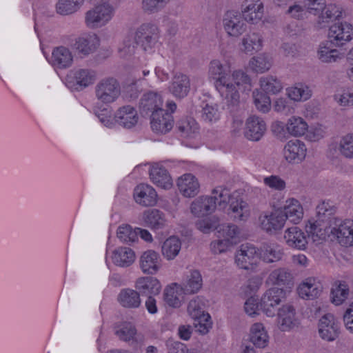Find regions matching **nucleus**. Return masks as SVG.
Listing matches in <instances>:
<instances>
[{
  "label": "nucleus",
  "mask_w": 353,
  "mask_h": 353,
  "mask_svg": "<svg viewBox=\"0 0 353 353\" xmlns=\"http://www.w3.org/2000/svg\"><path fill=\"white\" fill-rule=\"evenodd\" d=\"M285 221L289 220L290 222L297 224L303 218V208L299 201L291 199L286 201V205L282 211Z\"/></svg>",
  "instance_id": "nucleus-32"
},
{
  "label": "nucleus",
  "mask_w": 353,
  "mask_h": 353,
  "mask_svg": "<svg viewBox=\"0 0 353 353\" xmlns=\"http://www.w3.org/2000/svg\"><path fill=\"white\" fill-rule=\"evenodd\" d=\"M136 46L135 38L125 37L118 50L120 57L123 58L131 57L135 52Z\"/></svg>",
  "instance_id": "nucleus-59"
},
{
  "label": "nucleus",
  "mask_w": 353,
  "mask_h": 353,
  "mask_svg": "<svg viewBox=\"0 0 353 353\" xmlns=\"http://www.w3.org/2000/svg\"><path fill=\"white\" fill-rule=\"evenodd\" d=\"M95 79V72L88 69H79L66 77V85L72 89L78 90V87L85 88L93 83Z\"/></svg>",
  "instance_id": "nucleus-15"
},
{
  "label": "nucleus",
  "mask_w": 353,
  "mask_h": 353,
  "mask_svg": "<svg viewBox=\"0 0 353 353\" xmlns=\"http://www.w3.org/2000/svg\"><path fill=\"white\" fill-rule=\"evenodd\" d=\"M115 121L126 129L134 127L139 121L137 111L131 105L119 108L114 114Z\"/></svg>",
  "instance_id": "nucleus-17"
},
{
  "label": "nucleus",
  "mask_w": 353,
  "mask_h": 353,
  "mask_svg": "<svg viewBox=\"0 0 353 353\" xmlns=\"http://www.w3.org/2000/svg\"><path fill=\"white\" fill-rule=\"evenodd\" d=\"M143 220L145 225L152 229L163 228L165 223L164 214L157 209H150L143 212Z\"/></svg>",
  "instance_id": "nucleus-36"
},
{
  "label": "nucleus",
  "mask_w": 353,
  "mask_h": 353,
  "mask_svg": "<svg viewBox=\"0 0 353 353\" xmlns=\"http://www.w3.org/2000/svg\"><path fill=\"white\" fill-rule=\"evenodd\" d=\"M328 38L334 46H343L353 38L352 26L347 22L333 24L329 29Z\"/></svg>",
  "instance_id": "nucleus-10"
},
{
  "label": "nucleus",
  "mask_w": 353,
  "mask_h": 353,
  "mask_svg": "<svg viewBox=\"0 0 353 353\" xmlns=\"http://www.w3.org/2000/svg\"><path fill=\"white\" fill-rule=\"evenodd\" d=\"M170 0H142L141 9L148 14H156L163 10Z\"/></svg>",
  "instance_id": "nucleus-48"
},
{
  "label": "nucleus",
  "mask_w": 353,
  "mask_h": 353,
  "mask_svg": "<svg viewBox=\"0 0 353 353\" xmlns=\"http://www.w3.org/2000/svg\"><path fill=\"white\" fill-rule=\"evenodd\" d=\"M94 113L105 126L111 128L113 125V122L111 119V110L109 108H103L101 109L99 107L95 106L94 108Z\"/></svg>",
  "instance_id": "nucleus-63"
},
{
  "label": "nucleus",
  "mask_w": 353,
  "mask_h": 353,
  "mask_svg": "<svg viewBox=\"0 0 353 353\" xmlns=\"http://www.w3.org/2000/svg\"><path fill=\"white\" fill-rule=\"evenodd\" d=\"M120 94V84L113 77L103 79L95 86L96 97L103 103L114 102L119 97Z\"/></svg>",
  "instance_id": "nucleus-5"
},
{
  "label": "nucleus",
  "mask_w": 353,
  "mask_h": 353,
  "mask_svg": "<svg viewBox=\"0 0 353 353\" xmlns=\"http://www.w3.org/2000/svg\"><path fill=\"white\" fill-rule=\"evenodd\" d=\"M176 129L182 136L188 137L198 130V125L192 117H185L176 122Z\"/></svg>",
  "instance_id": "nucleus-43"
},
{
  "label": "nucleus",
  "mask_w": 353,
  "mask_h": 353,
  "mask_svg": "<svg viewBox=\"0 0 353 353\" xmlns=\"http://www.w3.org/2000/svg\"><path fill=\"white\" fill-rule=\"evenodd\" d=\"M196 228L203 233H209L219 227V220L215 217L199 220L196 222Z\"/></svg>",
  "instance_id": "nucleus-61"
},
{
  "label": "nucleus",
  "mask_w": 353,
  "mask_h": 353,
  "mask_svg": "<svg viewBox=\"0 0 353 353\" xmlns=\"http://www.w3.org/2000/svg\"><path fill=\"white\" fill-rule=\"evenodd\" d=\"M259 254L257 249L250 244H243L235 254L237 266L246 270H254L259 263Z\"/></svg>",
  "instance_id": "nucleus-7"
},
{
  "label": "nucleus",
  "mask_w": 353,
  "mask_h": 353,
  "mask_svg": "<svg viewBox=\"0 0 353 353\" xmlns=\"http://www.w3.org/2000/svg\"><path fill=\"white\" fill-rule=\"evenodd\" d=\"M320 12L321 13L317 21L319 28L325 27L328 23L334 19H339L342 14L339 8L332 4L325 5V7Z\"/></svg>",
  "instance_id": "nucleus-41"
},
{
  "label": "nucleus",
  "mask_w": 353,
  "mask_h": 353,
  "mask_svg": "<svg viewBox=\"0 0 353 353\" xmlns=\"http://www.w3.org/2000/svg\"><path fill=\"white\" fill-rule=\"evenodd\" d=\"M52 62L54 65L59 68H65L72 64V56L68 48L60 46L53 50Z\"/></svg>",
  "instance_id": "nucleus-37"
},
{
  "label": "nucleus",
  "mask_w": 353,
  "mask_h": 353,
  "mask_svg": "<svg viewBox=\"0 0 353 353\" xmlns=\"http://www.w3.org/2000/svg\"><path fill=\"white\" fill-rule=\"evenodd\" d=\"M330 234L336 237L342 246L353 245V220L339 219L328 231V234Z\"/></svg>",
  "instance_id": "nucleus-9"
},
{
  "label": "nucleus",
  "mask_w": 353,
  "mask_h": 353,
  "mask_svg": "<svg viewBox=\"0 0 353 353\" xmlns=\"http://www.w3.org/2000/svg\"><path fill=\"white\" fill-rule=\"evenodd\" d=\"M202 285L203 280L200 272L194 270L187 276L186 283L183 284L182 289L185 294H194L201 288Z\"/></svg>",
  "instance_id": "nucleus-40"
},
{
  "label": "nucleus",
  "mask_w": 353,
  "mask_h": 353,
  "mask_svg": "<svg viewBox=\"0 0 353 353\" xmlns=\"http://www.w3.org/2000/svg\"><path fill=\"white\" fill-rule=\"evenodd\" d=\"M224 28L230 36L239 37L246 30L241 16L233 11L228 12L223 19Z\"/></svg>",
  "instance_id": "nucleus-19"
},
{
  "label": "nucleus",
  "mask_w": 353,
  "mask_h": 353,
  "mask_svg": "<svg viewBox=\"0 0 353 353\" xmlns=\"http://www.w3.org/2000/svg\"><path fill=\"white\" fill-rule=\"evenodd\" d=\"M284 239L287 245L292 248L304 250L307 248V237L304 232L296 226L287 229Z\"/></svg>",
  "instance_id": "nucleus-22"
},
{
  "label": "nucleus",
  "mask_w": 353,
  "mask_h": 353,
  "mask_svg": "<svg viewBox=\"0 0 353 353\" xmlns=\"http://www.w3.org/2000/svg\"><path fill=\"white\" fill-rule=\"evenodd\" d=\"M181 248V242L176 236L167 239L161 247L162 254L168 260L174 259L179 253Z\"/></svg>",
  "instance_id": "nucleus-39"
},
{
  "label": "nucleus",
  "mask_w": 353,
  "mask_h": 353,
  "mask_svg": "<svg viewBox=\"0 0 353 353\" xmlns=\"http://www.w3.org/2000/svg\"><path fill=\"white\" fill-rule=\"evenodd\" d=\"M178 286L176 283H174L170 286L165 288L163 292L164 301L170 307H179L181 306V301L179 297Z\"/></svg>",
  "instance_id": "nucleus-51"
},
{
  "label": "nucleus",
  "mask_w": 353,
  "mask_h": 353,
  "mask_svg": "<svg viewBox=\"0 0 353 353\" xmlns=\"http://www.w3.org/2000/svg\"><path fill=\"white\" fill-rule=\"evenodd\" d=\"M260 220L261 228L270 233L281 230L285 222L282 215V211L261 216Z\"/></svg>",
  "instance_id": "nucleus-30"
},
{
  "label": "nucleus",
  "mask_w": 353,
  "mask_h": 353,
  "mask_svg": "<svg viewBox=\"0 0 353 353\" xmlns=\"http://www.w3.org/2000/svg\"><path fill=\"white\" fill-rule=\"evenodd\" d=\"M209 77L213 79L214 85L225 99L227 109L232 113L237 111L239 105V94L234 84L229 81L230 70L226 64L219 60H213L209 65Z\"/></svg>",
  "instance_id": "nucleus-1"
},
{
  "label": "nucleus",
  "mask_w": 353,
  "mask_h": 353,
  "mask_svg": "<svg viewBox=\"0 0 353 353\" xmlns=\"http://www.w3.org/2000/svg\"><path fill=\"white\" fill-rule=\"evenodd\" d=\"M293 276L290 270L281 268L272 270L268 277V281L272 285H287L292 282Z\"/></svg>",
  "instance_id": "nucleus-38"
},
{
  "label": "nucleus",
  "mask_w": 353,
  "mask_h": 353,
  "mask_svg": "<svg viewBox=\"0 0 353 353\" xmlns=\"http://www.w3.org/2000/svg\"><path fill=\"white\" fill-rule=\"evenodd\" d=\"M113 12L114 9L109 4L97 6L86 12L85 23L90 28L101 27L111 19Z\"/></svg>",
  "instance_id": "nucleus-8"
},
{
  "label": "nucleus",
  "mask_w": 353,
  "mask_h": 353,
  "mask_svg": "<svg viewBox=\"0 0 353 353\" xmlns=\"http://www.w3.org/2000/svg\"><path fill=\"white\" fill-rule=\"evenodd\" d=\"M212 193L217 196L216 205L221 209H225L229 205L228 213L234 221H243L248 216L247 203L242 199L231 195L227 188L216 187Z\"/></svg>",
  "instance_id": "nucleus-3"
},
{
  "label": "nucleus",
  "mask_w": 353,
  "mask_h": 353,
  "mask_svg": "<svg viewBox=\"0 0 353 353\" xmlns=\"http://www.w3.org/2000/svg\"><path fill=\"white\" fill-rule=\"evenodd\" d=\"M265 131L266 124L261 118L251 116L247 119L244 134L248 139L257 141L261 139Z\"/></svg>",
  "instance_id": "nucleus-16"
},
{
  "label": "nucleus",
  "mask_w": 353,
  "mask_h": 353,
  "mask_svg": "<svg viewBox=\"0 0 353 353\" xmlns=\"http://www.w3.org/2000/svg\"><path fill=\"white\" fill-rule=\"evenodd\" d=\"M286 300L285 292L282 288H271L265 291L260 299V308L268 316H274Z\"/></svg>",
  "instance_id": "nucleus-4"
},
{
  "label": "nucleus",
  "mask_w": 353,
  "mask_h": 353,
  "mask_svg": "<svg viewBox=\"0 0 353 353\" xmlns=\"http://www.w3.org/2000/svg\"><path fill=\"white\" fill-rule=\"evenodd\" d=\"M253 99L256 108L263 112H268L270 110L271 100L268 94L255 90L253 92Z\"/></svg>",
  "instance_id": "nucleus-55"
},
{
  "label": "nucleus",
  "mask_w": 353,
  "mask_h": 353,
  "mask_svg": "<svg viewBox=\"0 0 353 353\" xmlns=\"http://www.w3.org/2000/svg\"><path fill=\"white\" fill-rule=\"evenodd\" d=\"M319 333L321 337L327 341H334L339 335L340 325L333 314H325L319 320Z\"/></svg>",
  "instance_id": "nucleus-13"
},
{
  "label": "nucleus",
  "mask_w": 353,
  "mask_h": 353,
  "mask_svg": "<svg viewBox=\"0 0 353 353\" xmlns=\"http://www.w3.org/2000/svg\"><path fill=\"white\" fill-rule=\"evenodd\" d=\"M288 95L289 98L295 101H305L310 96V90L306 86L301 85L300 87H293L288 90Z\"/></svg>",
  "instance_id": "nucleus-57"
},
{
  "label": "nucleus",
  "mask_w": 353,
  "mask_h": 353,
  "mask_svg": "<svg viewBox=\"0 0 353 353\" xmlns=\"http://www.w3.org/2000/svg\"><path fill=\"white\" fill-rule=\"evenodd\" d=\"M150 118L151 128L156 133L165 134L174 126L172 115L163 108L152 112Z\"/></svg>",
  "instance_id": "nucleus-12"
},
{
  "label": "nucleus",
  "mask_w": 353,
  "mask_h": 353,
  "mask_svg": "<svg viewBox=\"0 0 353 353\" xmlns=\"http://www.w3.org/2000/svg\"><path fill=\"white\" fill-rule=\"evenodd\" d=\"M242 45V50L252 54L261 49V39L256 33L249 34L243 39Z\"/></svg>",
  "instance_id": "nucleus-46"
},
{
  "label": "nucleus",
  "mask_w": 353,
  "mask_h": 353,
  "mask_svg": "<svg viewBox=\"0 0 353 353\" xmlns=\"http://www.w3.org/2000/svg\"><path fill=\"white\" fill-rule=\"evenodd\" d=\"M216 196H201L192 201L191 212L196 216H206L214 212L216 208Z\"/></svg>",
  "instance_id": "nucleus-14"
},
{
  "label": "nucleus",
  "mask_w": 353,
  "mask_h": 353,
  "mask_svg": "<svg viewBox=\"0 0 353 353\" xmlns=\"http://www.w3.org/2000/svg\"><path fill=\"white\" fill-rule=\"evenodd\" d=\"M83 3V0H59L56 8L59 14L68 15L77 11Z\"/></svg>",
  "instance_id": "nucleus-45"
},
{
  "label": "nucleus",
  "mask_w": 353,
  "mask_h": 353,
  "mask_svg": "<svg viewBox=\"0 0 353 353\" xmlns=\"http://www.w3.org/2000/svg\"><path fill=\"white\" fill-rule=\"evenodd\" d=\"M177 186L180 192L188 198L195 196L200 190L198 179L190 173L185 174L178 179Z\"/></svg>",
  "instance_id": "nucleus-24"
},
{
  "label": "nucleus",
  "mask_w": 353,
  "mask_h": 353,
  "mask_svg": "<svg viewBox=\"0 0 353 353\" xmlns=\"http://www.w3.org/2000/svg\"><path fill=\"white\" fill-rule=\"evenodd\" d=\"M272 65L270 58L266 54H259L252 58L250 61V68L256 72L263 73L268 70Z\"/></svg>",
  "instance_id": "nucleus-50"
},
{
  "label": "nucleus",
  "mask_w": 353,
  "mask_h": 353,
  "mask_svg": "<svg viewBox=\"0 0 353 353\" xmlns=\"http://www.w3.org/2000/svg\"><path fill=\"white\" fill-rule=\"evenodd\" d=\"M260 83L261 89L266 94H276L283 88L281 81L272 76L261 78Z\"/></svg>",
  "instance_id": "nucleus-44"
},
{
  "label": "nucleus",
  "mask_w": 353,
  "mask_h": 353,
  "mask_svg": "<svg viewBox=\"0 0 353 353\" xmlns=\"http://www.w3.org/2000/svg\"><path fill=\"white\" fill-rule=\"evenodd\" d=\"M157 194L155 190L147 184H140L134 190L135 201L143 206H152L157 202Z\"/></svg>",
  "instance_id": "nucleus-25"
},
{
  "label": "nucleus",
  "mask_w": 353,
  "mask_h": 353,
  "mask_svg": "<svg viewBox=\"0 0 353 353\" xmlns=\"http://www.w3.org/2000/svg\"><path fill=\"white\" fill-rule=\"evenodd\" d=\"M349 294V288L345 282L340 283L331 290L332 302L336 305L342 304L347 298Z\"/></svg>",
  "instance_id": "nucleus-54"
},
{
  "label": "nucleus",
  "mask_w": 353,
  "mask_h": 353,
  "mask_svg": "<svg viewBox=\"0 0 353 353\" xmlns=\"http://www.w3.org/2000/svg\"><path fill=\"white\" fill-rule=\"evenodd\" d=\"M232 77L239 90L243 92L251 90L252 80L246 72L242 70H236L233 72Z\"/></svg>",
  "instance_id": "nucleus-49"
},
{
  "label": "nucleus",
  "mask_w": 353,
  "mask_h": 353,
  "mask_svg": "<svg viewBox=\"0 0 353 353\" xmlns=\"http://www.w3.org/2000/svg\"><path fill=\"white\" fill-rule=\"evenodd\" d=\"M169 90L176 98L183 99L185 97L190 90L189 77L180 72L176 73L172 79Z\"/></svg>",
  "instance_id": "nucleus-27"
},
{
  "label": "nucleus",
  "mask_w": 353,
  "mask_h": 353,
  "mask_svg": "<svg viewBox=\"0 0 353 353\" xmlns=\"http://www.w3.org/2000/svg\"><path fill=\"white\" fill-rule=\"evenodd\" d=\"M159 28L157 25L151 23H143L136 30L135 40L143 50H151L159 39Z\"/></svg>",
  "instance_id": "nucleus-6"
},
{
  "label": "nucleus",
  "mask_w": 353,
  "mask_h": 353,
  "mask_svg": "<svg viewBox=\"0 0 353 353\" xmlns=\"http://www.w3.org/2000/svg\"><path fill=\"white\" fill-rule=\"evenodd\" d=\"M336 208L329 202H322L316 207V220L309 221L305 225L307 237H311L314 242L323 240L340 218L335 215Z\"/></svg>",
  "instance_id": "nucleus-2"
},
{
  "label": "nucleus",
  "mask_w": 353,
  "mask_h": 353,
  "mask_svg": "<svg viewBox=\"0 0 353 353\" xmlns=\"http://www.w3.org/2000/svg\"><path fill=\"white\" fill-rule=\"evenodd\" d=\"M203 304L199 299L191 300L188 305V312L192 319L203 318V320L210 319L208 314H205L203 311Z\"/></svg>",
  "instance_id": "nucleus-56"
},
{
  "label": "nucleus",
  "mask_w": 353,
  "mask_h": 353,
  "mask_svg": "<svg viewBox=\"0 0 353 353\" xmlns=\"http://www.w3.org/2000/svg\"><path fill=\"white\" fill-rule=\"evenodd\" d=\"M159 254L154 250L144 252L140 257V267L144 274H154L161 267Z\"/></svg>",
  "instance_id": "nucleus-26"
},
{
  "label": "nucleus",
  "mask_w": 353,
  "mask_h": 353,
  "mask_svg": "<svg viewBox=\"0 0 353 353\" xmlns=\"http://www.w3.org/2000/svg\"><path fill=\"white\" fill-rule=\"evenodd\" d=\"M306 148L303 142L299 140H292L287 143L284 147L283 154L289 163H299L306 155Z\"/></svg>",
  "instance_id": "nucleus-20"
},
{
  "label": "nucleus",
  "mask_w": 353,
  "mask_h": 353,
  "mask_svg": "<svg viewBox=\"0 0 353 353\" xmlns=\"http://www.w3.org/2000/svg\"><path fill=\"white\" fill-rule=\"evenodd\" d=\"M163 101L157 92L150 91L143 95L139 103V111L143 116H148L162 109Z\"/></svg>",
  "instance_id": "nucleus-18"
},
{
  "label": "nucleus",
  "mask_w": 353,
  "mask_h": 353,
  "mask_svg": "<svg viewBox=\"0 0 353 353\" xmlns=\"http://www.w3.org/2000/svg\"><path fill=\"white\" fill-rule=\"evenodd\" d=\"M250 341L254 346L259 348H263L268 345L269 336L262 323H256L252 325Z\"/></svg>",
  "instance_id": "nucleus-33"
},
{
  "label": "nucleus",
  "mask_w": 353,
  "mask_h": 353,
  "mask_svg": "<svg viewBox=\"0 0 353 353\" xmlns=\"http://www.w3.org/2000/svg\"><path fill=\"white\" fill-rule=\"evenodd\" d=\"M135 288L142 296H150L159 294L161 285L157 278L143 276L137 279Z\"/></svg>",
  "instance_id": "nucleus-23"
},
{
  "label": "nucleus",
  "mask_w": 353,
  "mask_h": 353,
  "mask_svg": "<svg viewBox=\"0 0 353 353\" xmlns=\"http://www.w3.org/2000/svg\"><path fill=\"white\" fill-rule=\"evenodd\" d=\"M276 312L277 326L281 331L288 332L299 326V322L296 318V310L292 305L283 304Z\"/></svg>",
  "instance_id": "nucleus-11"
},
{
  "label": "nucleus",
  "mask_w": 353,
  "mask_h": 353,
  "mask_svg": "<svg viewBox=\"0 0 353 353\" xmlns=\"http://www.w3.org/2000/svg\"><path fill=\"white\" fill-rule=\"evenodd\" d=\"M262 252L263 259L267 263L278 261L281 259L283 254L281 250H276L268 245L263 246Z\"/></svg>",
  "instance_id": "nucleus-60"
},
{
  "label": "nucleus",
  "mask_w": 353,
  "mask_h": 353,
  "mask_svg": "<svg viewBox=\"0 0 353 353\" xmlns=\"http://www.w3.org/2000/svg\"><path fill=\"white\" fill-rule=\"evenodd\" d=\"M263 15V5L260 0H246L242 4V16L245 21L256 23Z\"/></svg>",
  "instance_id": "nucleus-21"
},
{
  "label": "nucleus",
  "mask_w": 353,
  "mask_h": 353,
  "mask_svg": "<svg viewBox=\"0 0 353 353\" xmlns=\"http://www.w3.org/2000/svg\"><path fill=\"white\" fill-rule=\"evenodd\" d=\"M152 182L163 189H170L172 186V178L168 170L162 165L155 164L150 171Z\"/></svg>",
  "instance_id": "nucleus-29"
},
{
  "label": "nucleus",
  "mask_w": 353,
  "mask_h": 353,
  "mask_svg": "<svg viewBox=\"0 0 353 353\" xmlns=\"http://www.w3.org/2000/svg\"><path fill=\"white\" fill-rule=\"evenodd\" d=\"M94 38L90 36L86 37H79L74 43L75 49L83 55L89 54L93 52L96 48L94 43Z\"/></svg>",
  "instance_id": "nucleus-52"
},
{
  "label": "nucleus",
  "mask_w": 353,
  "mask_h": 353,
  "mask_svg": "<svg viewBox=\"0 0 353 353\" xmlns=\"http://www.w3.org/2000/svg\"><path fill=\"white\" fill-rule=\"evenodd\" d=\"M201 119L207 123H212L219 119V112L216 105L205 104L202 108Z\"/></svg>",
  "instance_id": "nucleus-58"
},
{
  "label": "nucleus",
  "mask_w": 353,
  "mask_h": 353,
  "mask_svg": "<svg viewBox=\"0 0 353 353\" xmlns=\"http://www.w3.org/2000/svg\"><path fill=\"white\" fill-rule=\"evenodd\" d=\"M323 291L322 284L315 278L306 279L298 288L300 297L305 299H314L320 296Z\"/></svg>",
  "instance_id": "nucleus-28"
},
{
  "label": "nucleus",
  "mask_w": 353,
  "mask_h": 353,
  "mask_svg": "<svg viewBox=\"0 0 353 353\" xmlns=\"http://www.w3.org/2000/svg\"><path fill=\"white\" fill-rule=\"evenodd\" d=\"M118 301L125 307L137 308L141 304L140 294L137 290L123 289L118 296Z\"/></svg>",
  "instance_id": "nucleus-35"
},
{
  "label": "nucleus",
  "mask_w": 353,
  "mask_h": 353,
  "mask_svg": "<svg viewBox=\"0 0 353 353\" xmlns=\"http://www.w3.org/2000/svg\"><path fill=\"white\" fill-rule=\"evenodd\" d=\"M135 253L130 248L119 247L112 252V263L119 267L127 268L135 261Z\"/></svg>",
  "instance_id": "nucleus-31"
},
{
  "label": "nucleus",
  "mask_w": 353,
  "mask_h": 353,
  "mask_svg": "<svg viewBox=\"0 0 353 353\" xmlns=\"http://www.w3.org/2000/svg\"><path fill=\"white\" fill-rule=\"evenodd\" d=\"M136 333L137 330L134 326L130 323H125L119 330L116 331L115 334L121 340L128 341L133 340Z\"/></svg>",
  "instance_id": "nucleus-62"
},
{
  "label": "nucleus",
  "mask_w": 353,
  "mask_h": 353,
  "mask_svg": "<svg viewBox=\"0 0 353 353\" xmlns=\"http://www.w3.org/2000/svg\"><path fill=\"white\" fill-rule=\"evenodd\" d=\"M338 150L343 157L353 159V134H348L340 139Z\"/></svg>",
  "instance_id": "nucleus-53"
},
{
  "label": "nucleus",
  "mask_w": 353,
  "mask_h": 353,
  "mask_svg": "<svg viewBox=\"0 0 353 353\" xmlns=\"http://www.w3.org/2000/svg\"><path fill=\"white\" fill-rule=\"evenodd\" d=\"M232 241L223 238L212 241L210 243V249L215 254H221L226 252L232 245Z\"/></svg>",
  "instance_id": "nucleus-64"
},
{
  "label": "nucleus",
  "mask_w": 353,
  "mask_h": 353,
  "mask_svg": "<svg viewBox=\"0 0 353 353\" xmlns=\"http://www.w3.org/2000/svg\"><path fill=\"white\" fill-rule=\"evenodd\" d=\"M117 237L125 243L132 244L138 241L137 230L130 225H123L117 229Z\"/></svg>",
  "instance_id": "nucleus-47"
},
{
  "label": "nucleus",
  "mask_w": 353,
  "mask_h": 353,
  "mask_svg": "<svg viewBox=\"0 0 353 353\" xmlns=\"http://www.w3.org/2000/svg\"><path fill=\"white\" fill-rule=\"evenodd\" d=\"M333 43L330 41L322 43L318 50V57L323 63H333L341 59L343 53L339 52L336 49L332 48Z\"/></svg>",
  "instance_id": "nucleus-34"
},
{
  "label": "nucleus",
  "mask_w": 353,
  "mask_h": 353,
  "mask_svg": "<svg viewBox=\"0 0 353 353\" xmlns=\"http://www.w3.org/2000/svg\"><path fill=\"white\" fill-rule=\"evenodd\" d=\"M307 123L301 117H292L286 123L288 132L294 137H300L305 134L307 130Z\"/></svg>",
  "instance_id": "nucleus-42"
}]
</instances>
